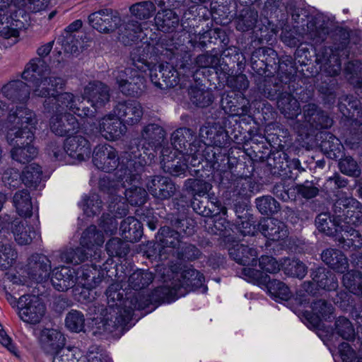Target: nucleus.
<instances>
[{
	"label": "nucleus",
	"instance_id": "61",
	"mask_svg": "<svg viewBox=\"0 0 362 362\" xmlns=\"http://www.w3.org/2000/svg\"><path fill=\"white\" fill-rule=\"evenodd\" d=\"M49 2V0H27L25 6L30 12H39L45 9Z\"/></svg>",
	"mask_w": 362,
	"mask_h": 362
},
{
	"label": "nucleus",
	"instance_id": "56",
	"mask_svg": "<svg viewBox=\"0 0 362 362\" xmlns=\"http://www.w3.org/2000/svg\"><path fill=\"white\" fill-rule=\"evenodd\" d=\"M192 102L200 107L208 106L212 102L210 93L202 90H196L193 92Z\"/></svg>",
	"mask_w": 362,
	"mask_h": 362
},
{
	"label": "nucleus",
	"instance_id": "33",
	"mask_svg": "<svg viewBox=\"0 0 362 362\" xmlns=\"http://www.w3.org/2000/svg\"><path fill=\"white\" fill-rule=\"evenodd\" d=\"M178 16L171 9L158 11L155 18L158 28L163 32H169L178 24Z\"/></svg>",
	"mask_w": 362,
	"mask_h": 362
},
{
	"label": "nucleus",
	"instance_id": "50",
	"mask_svg": "<svg viewBox=\"0 0 362 362\" xmlns=\"http://www.w3.org/2000/svg\"><path fill=\"white\" fill-rule=\"evenodd\" d=\"M155 10L151 2H142L134 5L131 8L132 14L139 19H146L151 16Z\"/></svg>",
	"mask_w": 362,
	"mask_h": 362
},
{
	"label": "nucleus",
	"instance_id": "41",
	"mask_svg": "<svg viewBox=\"0 0 362 362\" xmlns=\"http://www.w3.org/2000/svg\"><path fill=\"white\" fill-rule=\"evenodd\" d=\"M343 284L350 292L362 294V274L358 272H351L343 276Z\"/></svg>",
	"mask_w": 362,
	"mask_h": 362
},
{
	"label": "nucleus",
	"instance_id": "1",
	"mask_svg": "<svg viewBox=\"0 0 362 362\" xmlns=\"http://www.w3.org/2000/svg\"><path fill=\"white\" fill-rule=\"evenodd\" d=\"M8 121L11 125L8 127L6 141L11 146V157L20 163H28L37 155V150L33 145L37 124L36 115L26 107H20L9 115Z\"/></svg>",
	"mask_w": 362,
	"mask_h": 362
},
{
	"label": "nucleus",
	"instance_id": "29",
	"mask_svg": "<svg viewBox=\"0 0 362 362\" xmlns=\"http://www.w3.org/2000/svg\"><path fill=\"white\" fill-rule=\"evenodd\" d=\"M322 261L332 269L344 273L348 268V261L344 254L337 250L329 249L322 254Z\"/></svg>",
	"mask_w": 362,
	"mask_h": 362
},
{
	"label": "nucleus",
	"instance_id": "26",
	"mask_svg": "<svg viewBox=\"0 0 362 362\" xmlns=\"http://www.w3.org/2000/svg\"><path fill=\"white\" fill-rule=\"evenodd\" d=\"M90 273V270L86 272L82 271L81 274L78 278V282L76 284L81 288L78 300L88 302L94 299V293L92 289L99 284L101 279L99 277L95 278L94 276H91Z\"/></svg>",
	"mask_w": 362,
	"mask_h": 362
},
{
	"label": "nucleus",
	"instance_id": "40",
	"mask_svg": "<svg viewBox=\"0 0 362 362\" xmlns=\"http://www.w3.org/2000/svg\"><path fill=\"white\" fill-rule=\"evenodd\" d=\"M65 325L72 332L78 333L83 332L85 326L83 315L78 310H71L66 316Z\"/></svg>",
	"mask_w": 362,
	"mask_h": 362
},
{
	"label": "nucleus",
	"instance_id": "53",
	"mask_svg": "<svg viewBox=\"0 0 362 362\" xmlns=\"http://www.w3.org/2000/svg\"><path fill=\"white\" fill-rule=\"evenodd\" d=\"M311 308L313 313L317 320L328 317L333 310L331 305H328L325 301L321 300L315 302Z\"/></svg>",
	"mask_w": 362,
	"mask_h": 362
},
{
	"label": "nucleus",
	"instance_id": "58",
	"mask_svg": "<svg viewBox=\"0 0 362 362\" xmlns=\"http://www.w3.org/2000/svg\"><path fill=\"white\" fill-rule=\"evenodd\" d=\"M52 362H78L75 357L74 350L70 348L62 349L54 354Z\"/></svg>",
	"mask_w": 362,
	"mask_h": 362
},
{
	"label": "nucleus",
	"instance_id": "34",
	"mask_svg": "<svg viewBox=\"0 0 362 362\" xmlns=\"http://www.w3.org/2000/svg\"><path fill=\"white\" fill-rule=\"evenodd\" d=\"M42 173L39 165L31 163L24 168L21 176L22 182L27 187L36 189L41 181Z\"/></svg>",
	"mask_w": 362,
	"mask_h": 362
},
{
	"label": "nucleus",
	"instance_id": "22",
	"mask_svg": "<svg viewBox=\"0 0 362 362\" xmlns=\"http://www.w3.org/2000/svg\"><path fill=\"white\" fill-rule=\"evenodd\" d=\"M51 272V262L45 255H33L29 262V274L37 282L48 279Z\"/></svg>",
	"mask_w": 362,
	"mask_h": 362
},
{
	"label": "nucleus",
	"instance_id": "32",
	"mask_svg": "<svg viewBox=\"0 0 362 362\" xmlns=\"http://www.w3.org/2000/svg\"><path fill=\"white\" fill-rule=\"evenodd\" d=\"M344 218L342 220L340 215L332 221L327 214H320L315 220L318 230L327 235H332L334 232H341V229L344 227Z\"/></svg>",
	"mask_w": 362,
	"mask_h": 362
},
{
	"label": "nucleus",
	"instance_id": "14",
	"mask_svg": "<svg viewBox=\"0 0 362 362\" xmlns=\"http://www.w3.org/2000/svg\"><path fill=\"white\" fill-rule=\"evenodd\" d=\"M64 150L67 156L78 161L84 160L90 155L89 142L81 135L69 136L64 143Z\"/></svg>",
	"mask_w": 362,
	"mask_h": 362
},
{
	"label": "nucleus",
	"instance_id": "64",
	"mask_svg": "<svg viewBox=\"0 0 362 362\" xmlns=\"http://www.w3.org/2000/svg\"><path fill=\"white\" fill-rule=\"evenodd\" d=\"M238 228L243 235H253L256 232L255 226L250 220L243 221L240 223H238Z\"/></svg>",
	"mask_w": 362,
	"mask_h": 362
},
{
	"label": "nucleus",
	"instance_id": "13",
	"mask_svg": "<svg viewBox=\"0 0 362 362\" xmlns=\"http://www.w3.org/2000/svg\"><path fill=\"white\" fill-rule=\"evenodd\" d=\"M182 282L175 284L170 290V294L176 298L185 296L187 288H196L201 286L204 281V277L198 271L187 268L185 269L182 274Z\"/></svg>",
	"mask_w": 362,
	"mask_h": 362
},
{
	"label": "nucleus",
	"instance_id": "3",
	"mask_svg": "<svg viewBox=\"0 0 362 362\" xmlns=\"http://www.w3.org/2000/svg\"><path fill=\"white\" fill-rule=\"evenodd\" d=\"M147 54L139 56L136 52L132 54L133 67H129L124 70L116 71L114 75L119 90L125 95H134L141 90L144 84V77L141 73L150 71L151 81L156 84L160 83L154 81L153 72L156 69L151 66L146 62Z\"/></svg>",
	"mask_w": 362,
	"mask_h": 362
},
{
	"label": "nucleus",
	"instance_id": "20",
	"mask_svg": "<svg viewBox=\"0 0 362 362\" xmlns=\"http://www.w3.org/2000/svg\"><path fill=\"white\" fill-rule=\"evenodd\" d=\"M78 128L76 119L70 113L55 112L50 119V129L57 135L64 136Z\"/></svg>",
	"mask_w": 362,
	"mask_h": 362
},
{
	"label": "nucleus",
	"instance_id": "18",
	"mask_svg": "<svg viewBox=\"0 0 362 362\" xmlns=\"http://www.w3.org/2000/svg\"><path fill=\"white\" fill-rule=\"evenodd\" d=\"M66 339L64 335L58 329L45 328L40 334V343L45 352L51 355L58 353L64 347Z\"/></svg>",
	"mask_w": 362,
	"mask_h": 362
},
{
	"label": "nucleus",
	"instance_id": "42",
	"mask_svg": "<svg viewBox=\"0 0 362 362\" xmlns=\"http://www.w3.org/2000/svg\"><path fill=\"white\" fill-rule=\"evenodd\" d=\"M283 269L286 274L299 279L303 278L307 273L305 266L297 259H284Z\"/></svg>",
	"mask_w": 362,
	"mask_h": 362
},
{
	"label": "nucleus",
	"instance_id": "47",
	"mask_svg": "<svg viewBox=\"0 0 362 362\" xmlns=\"http://www.w3.org/2000/svg\"><path fill=\"white\" fill-rule=\"evenodd\" d=\"M27 0H0V11H4L12 6L18 8V10H11L12 12H15V18L21 16L23 18L25 12L28 11L25 5Z\"/></svg>",
	"mask_w": 362,
	"mask_h": 362
},
{
	"label": "nucleus",
	"instance_id": "19",
	"mask_svg": "<svg viewBox=\"0 0 362 362\" xmlns=\"http://www.w3.org/2000/svg\"><path fill=\"white\" fill-rule=\"evenodd\" d=\"M113 112L117 114L119 121L129 125L138 123L143 115L141 105L134 101L119 103L113 110Z\"/></svg>",
	"mask_w": 362,
	"mask_h": 362
},
{
	"label": "nucleus",
	"instance_id": "43",
	"mask_svg": "<svg viewBox=\"0 0 362 362\" xmlns=\"http://www.w3.org/2000/svg\"><path fill=\"white\" fill-rule=\"evenodd\" d=\"M305 117H311L314 122L317 121L322 128H328L332 126V120L323 112H319L314 104H308L304 107Z\"/></svg>",
	"mask_w": 362,
	"mask_h": 362
},
{
	"label": "nucleus",
	"instance_id": "30",
	"mask_svg": "<svg viewBox=\"0 0 362 362\" xmlns=\"http://www.w3.org/2000/svg\"><path fill=\"white\" fill-rule=\"evenodd\" d=\"M13 205L19 216L25 217L31 216L32 199L30 193L27 190H18L14 194Z\"/></svg>",
	"mask_w": 362,
	"mask_h": 362
},
{
	"label": "nucleus",
	"instance_id": "31",
	"mask_svg": "<svg viewBox=\"0 0 362 362\" xmlns=\"http://www.w3.org/2000/svg\"><path fill=\"white\" fill-rule=\"evenodd\" d=\"M124 238L129 241H137L142 235V226L134 217L129 216L120 225Z\"/></svg>",
	"mask_w": 362,
	"mask_h": 362
},
{
	"label": "nucleus",
	"instance_id": "35",
	"mask_svg": "<svg viewBox=\"0 0 362 362\" xmlns=\"http://www.w3.org/2000/svg\"><path fill=\"white\" fill-rule=\"evenodd\" d=\"M277 104L281 112L288 118L292 119L300 113L298 101L290 95H288L287 97L281 98Z\"/></svg>",
	"mask_w": 362,
	"mask_h": 362
},
{
	"label": "nucleus",
	"instance_id": "11",
	"mask_svg": "<svg viewBox=\"0 0 362 362\" xmlns=\"http://www.w3.org/2000/svg\"><path fill=\"white\" fill-rule=\"evenodd\" d=\"M54 98L56 100V112L68 113L69 110L81 117L92 116L94 114L93 110L82 106L81 103L78 104L79 100H76L72 93L56 94Z\"/></svg>",
	"mask_w": 362,
	"mask_h": 362
},
{
	"label": "nucleus",
	"instance_id": "49",
	"mask_svg": "<svg viewBox=\"0 0 362 362\" xmlns=\"http://www.w3.org/2000/svg\"><path fill=\"white\" fill-rule=\"evenodd\" d=\"M106 250L110 256H122L127 254L128 247L127 243L119 238H112L106 245Z\"/></svg>",
	"mask_w": 362,
	"mask_h": 362
},
{
	"label": "nucleus",
	"instance_id": "37",
	"mask_svg": "<svg viewBox=\"0 0 362 362\" xmlns=\"http://www.w3.org/2000/svg\"><path fill=\"white\" fill-rule=\"evenodd\" d=\"M17 259V252L10 244L0 242V269L11 267Z\"/></svg>",
	"mask_w": 362,
	"mask_h": 362
},
{
	"label": "nucleus",
	"instance_id": "38",
	"mask_svg": "<svg viewBox=\"0 0 362 362\" xmlns=\"http://www.w3.org/2000/svg\"><path fill=\"white\" fill-rule=\"evenodd\" d=\"M258 285H265L269 293L275 298L281 300H288L291 296L290 289L287 286L278 280H269L268 276L267 281L265 284H257Z\"/></svg>",
	"mask_w": 362,
	"mask_h": 362
},
{
	"label": "nucleus",
	"instance_id": "54",
	"mask_svg": "<svg viewBox=\"0 0 362 362\" xmlns=\"http://www.w3.org/2000/svg\"><path fill=\"white\" fill-rule=\"evenodd\" d=\"M2 181L5 185L9 187H16L19 185L22 180L18 170L10 168L4 171L2 175Z\"/></svg>",
	"mask_w": 362,
	"mask_h": 362
},
{
	"label": "nucleus",
	"instance_id": "2",
	"mask_svg": "<svg viewBox=\"0 0 362 362\" xmlns=\"http://www.w3.org/2000/svg\"><path fill=\"white\" fill-rule=\"evenodd\" d=\"M22 78L33 83V93L37 97H55L65 84L63 78L51 76L48 66L40 59H32L26 65Z\"/></svg>",
	"mask_w": 362,
	"mask_h": 362
},
{
	"label": "nucleus",
	"instance_id": "9",
	"mask_svg": "<svg viewBox=\"0 0 362 362\" xmlns=\"http://www.w3.org/2000/svg\"><path fill=\"white\" fill-rule=\"evenodd\" d=\"M164 131L157 124H151L144 127L141 133L143 153L148 156L144 158V163L151 161L156 156V149L164 137Z\"/></svg>",
	"mask_w": 362,
	"mask_h": 362
},
{
	"label": "nucleus",
	"instance_id": "48",
	"mask_svg": "<svg viewBox=\"0 0 362 362\" xmlns=\"http://www.w3.org/2000/svg\"><path fill=\"white\" fill-rule=\"evenodd\" d=\"M101 201L96 194H90L87 199L83 201V209L85 214L90 216L100 213Z\"/></svg>",
	"mask_w": 362,
	"mask_h": 362
},
{
	"label": "nucleus",
	"instance_id": "44",
	"mask_svg": "<svg viewBox=\"0 0 362 362\" xmlns=\"http://www.w3.org/2000/svg\"><path fill=\"white\" fill-rule=\"evenodd\" d=\"M125 197L130 204L141 205L146 202L147 193L144 189L134 185L126 189Z\"/></svg>",
	"mask_w": 362,
	"mask_h": 362
},
{
	"label": "nucleus",
	"instance_id": "28",
	"mask_svg": "<svg viewBox=\"0 0 362 362\" xmlns=\"http://www.w3.org/2000/svg\"><path fill=\"white\" fill-rule=\"evenodd\" d=\"M11 230L15 240L22 245L30 244L35 236V230L25 220L13 221Z\"/></svg>",
	"mask_w": 362,
	"mask_h": 362
},
{
	"label": "nucleus",
	"instance_id": "5",
	"mask_svg": "<svg viewBox=\"0 0 362 362\" xmlns=\"http://www.w3.org/2000/svg\"><path fill=\"white\" fill-rule=\"evenodd\" d=\"M230 256L238 264L244 266L242 274L247 281L254 284H265L268 276L254 267H257V251L248 246L237 243L229 248Z\"/></svg>",
	"mask_w": 362,
	"mask_h": 362
},
{
	"label": "nucleus",
	"instance_id": "23",
	"mask_svg": "<svg viewBox=\"0 0 362 362\" xmlns=\"http://www.w3.org/2000/svg\"><path fill=\"white\" fill-rule=\"evenodd\" d=\"M337 281L329 272H325V269L318 268L313 274L311 282L305 283L303 286L308 293H313V288L320 287L326 290H335L337 288Z\"/></svg>",
	"mask_w": 362,
	"mask_h": 362
},
{
	"label": "nucleus",
	"instance_id": "51",
	"mask_svg": "<svg viewBox=\"0 0 362 362\" xmlns=\"http://www.w3.org/2000/svg\"><path fill=\"white\" fill-rule=\"evenodd\" d=\"M160 235L163 236L160 241L164 246L173 248L180 247V235L177 232L171 230L169 228H163Z\"/></svg>",
	"mask_w": 362,
	"mask_h": 362
},
{
	"label": "nucleus",
	"instance_id": "17",
	"mask_svg": "<svg viewBox=\"0 0 362 362\" xmlns=\"http://www.w3.org/2000/svg\"><path fill=\"white\" fill-rule=\"evenodd\" d=\"M78 278L74 269L69 267H58L52 271L51 282L57 291H65L76 284Z\"/></svg>",
	"mask_w": 362,
	"mask_h": 362
},
{
	"label": "nucleus",
	"instance_id": "7",
	"mask_svg": "<svg viewBox=\"0 0 362 362\" xmlns=\"http://www.w3.org/2000/svg\"><path fill=\"white\" fill-rule=\"evenodd\" d=\"M122 286L119 283H115L110 285L107 290L106 295L108 303V308H105L101 312V318L99 324H102V325H99L98 327L100 328L103 327V330L106 331L109 329L110 326L109 322L115 323L117 317L115 315L117 313L115 307H118L122 304V298H123V291H121Z\"/></svg>",
	"mask_w": 362,
	"mask_h": 362
},
{
	"label": "nucleus",
	"instance_id": "25",
	"mask_svg": "<svg viewBox=\"0 0 362 362\" xmlns=\"http://www.w3.org/2000/svg\"><path fill=\"white\" fill-rule=\"evenodd\" d=\"M104 243V237L101 232L98 231L96 227H88L82 234L80 245L88 256L96 255V251Z\"/></svg>",
	"mask_w": 362,
	"mask_h": 362
},
{
	"label": "nucleus",
	"instance_id": "4",
	"mask_svg": "<svg viewBox=\"0 0 362 362\" xmlns=\"http://www.w3.org/2000/svg\"><path fill=\"white\" fill-rule=\"evenodd\" d=\"M187 131V129H179L172 134V144L176 151H178L175 160L170 161L168 157L165 158L164 152L162 153L163 156V170L173 176L185 175L187 170L191 167L198 166L201 163L200 154L195 151L196 147L194 145H190L189 153H182L181 152L182 146H185L183 135Z\"/></svg>",
	"mask_w": 362,
	"mask_h": 362
},
{
	"label": "nucleus",
	"instance_id": "45",
	"mask_svg": "<svg viewBox=\"0 0 362 362\" xmlns=\"http://www.w3.org/2000/svg\"><path fill=\"white\" fill-rule=\"evenodd\" d=\"M256 204L258 210L262 214H272L279 209V205L277 202L270 196H264L256 199Z\"/></svg>",
	"mask_w": 362,
	"mask_h": 362
},
{
	"label": "nucleus",
	"instance_id": "12",
	"mask_svg": "<svg viewBox=\"0 0 362 362\" xmlns=\"http://www.w3.org/2000/svg\"><path fill=\"white\" fill-rule=\"evenodd\" d=\"M83 98L94 108L102 107L110 100L109 88L100 81L89 83L84 88Z\"/></svg>",
	"mask_w": 362,
	"mask_h": 362
},
{
	"label": "nucleus",
	"instance_id": "6",
	"mask_svg": "<svg viewBox=\"0 0 362 362\" xmlns=\"http://www.w3.org/2000/svg\"><path fill=\"white\" fill-rule=\"evenodd\" d=\"M45 313V305L37 296L23 295L18 299V315L26 324H39Z\"/></svg>",
	"mask_w": 362,
	"mask_h": 362
},
{
	"label": "nucleus",
	"instance_id": "39",
	"mask_svg": "<svg viewBox=\"0 0 362 362\" xmlns=\"http://www.w3.org/2000/svg\"><path fill=\"white\" fill-rule=\"evenodd\" d=\"M88 257V253H86L81 247L76 249L70 248L59 255L58 262L79 264Z\"/></svg>",
	"mask_w": 362,
	"mask_h": 362
},
{
	"label": "nucleus",
	"instance_id": "10",
	"mask_svg": "<svg viewBox=\"0 0 362 362\" xmlns=\"http://www.w3.org/2000/svg\"><path fill=\"white\" fill-rule=\"evenodd\" d=\"M93 162L97 168L110 172L118 166L119 158L116 150L112 146L105 144L95 148Z\"/></svg>",
	"mask_w": 362,
	"mask_h": 362
},
{
	"label": "nucleus",
	"instance_id": "16",
	"mask_svg": "<svg viewBox=\"0 0 362 362\" xmlns=\"http://www.w3.org/2000/svg\"><path fill=\"white\" fill-rule=\"evenodd\" d=\"M359 211L354 212L350 209H347L344 215V227L341 229V232L344 231L343 240L345 245L347 247H361L362 246V238L359 233L350 227L351 225H356L359 217Z\"/></svg>",
	"mask_w": 362,
	"mask_h": 362
},
{
	"label": "nucleus",
	"instance_id": "24",
	"mask_svg": "<svg viewBox=\"0 0 362 362\" xmlns=\"http://www.w3.org/2000/svg\"><path fill=\"white\" fill-rule=\"evenodd\" d=\"M146 187L154 197L160 199L170 198L175 191L174 184L165 177H153L147 182Z\"/></svg>",
	"mask_w": 362,
	"mask_h": 362
},
{
	"label": "nucleus",
	"instance_id": "57",
	"mask_svg": "<svg viewBox=\"0 0 362 362\" xmlns=\"http://www.w3.org/2000/svg\"><path fill=\"white\" fill-rule=\"evenodd\" d=\"M346 71L347 74H350L348 79L351 83L356 86H360L362 83V82L355 80V77H358L361 74L362 66L361 63L358 62L349 63L346 68Z\"/></svg>",
	"mask_w": 362,
	"mask_h": 362
},
{
	"label": "nucleus",
	"instance_id": "15",
	"mask_svg": "<svg viewBox=\"0 0 362 362\" xmlns=\"http://www.w3.org/2000/svg\"><path fill=\"white\" fill-rule=\"evenodd\" d=\"M96 129L103 137L110 141L119 138L123 131L122 122L113 112L100 118Z\"/></svg>",
	"mask_w": 362,
	"mask_h": 362
},
{
	"label": "nucleus",
	"instance_id": "46",
	"mask_svg": "<svg viewBox=\"0 0 362 362\" xmlns=\"http://www.w3.org/2000/svg\"><path fill=\"white\" fill-rule=\"evenodd\" d=\"M259 268L263 274L269 276L266 273L274 274L278 272L283 264H279L274 257L269 256H262L259 260Z\"/></svg>",
	"mask_w": 362,
	"mask_h": 362
},
{
	"label": "nucleus",
	"instance_id": "52",
	"mask_svg": "<svg viewBox=\"0 0 362 362\" xmlns=\"http://www.w3.org/2000/svg\"><path fill=\"white\" fill-rule=\"evenodd\" d=\"M339 168L342 173L348 175L358 176L360 169L357 163L351 157H346L339 162Z\"/></svg>",
	"mask_w": 362,
	"mask_h": 362
},
{
	"label": "nucleus",
	"instance_id": "36",
	"mask_svg": "<svg viewBox=\"0 0 362 362\" xmlns=\"http://www.w3.org/2000/svg\"><path fill=\"white\" fill-rule=\"evenodd\" d=\"M153 280V276L151 272L144 270H136L132 273L128 279L129 286L133 289H141Z\"/></svg>",
	"mask_w": 362,
	"mask_h": 362
},
{
	"label": "nucleus",
	"instance_id": "60",
	"mask_svg": "<svg viewBox=\"0 0 362 362\" xmlns=\"http://www.w3.org/2000/svg\"><path fill=\"white\" fill-rule=\"evenodd\" d=\"M119 178L121 179L120 181L117 182H112L108 187H106L105 185V180H102L100 182L102 190L104 192L107 191V193L111 196H113L115 192L117 193L119 187L121 186L122 188L126 187L124 182L128 181L129 177L124 176L122 177V175H119Z\"/></svg>",
	"mask_w": 362,
	"mask_h": 362
},
{
	"label": "nucleus",
	"instance_id": "8",
	"mask_svg": "<svg viewBox=\"0 0 362 362\" xmlns=\"http://www.w3.org/2000/svg\"><path fill=\"white\" fill-rule=\"evenodd\" d=\"M88 21L91 26L100 33L114 31L121 21L118 13L110 8H103L91 13Z\"/></svg>",
	"mask_w": 362,
	"mask_h": 362
},
{
	"label": "nucleus",
	"instance_id": "21",
	"mask_svg": "<svg viewBox=\"0 0 362 362\" xmlns=\"http://www.w3.org/2000/svg\"><path fill=\"white\" fill-rule=\"evenodd\" d=\"M258 227L261 233L272 241L284 240L288 236L286 225L273 218H263Z\"/></svg>",
	"mask_w": 362,
	"mask_h": 362
},
{
	"label": "nucleus",
	"instance_id": "55",
	"mask_svg": "<svg viewBox=\"0 0 362 362\" xmlns=\"http://www.w3.org/2000/svg\"><path fill=\"white\" fill-rule=\"evenodd\" d=\"M338 333L346 339H351L354 336V329L351 322L346 318H339L337 322Z\"/></svg>",
	"mask_w": 362,
	"mask_h": 362
},
{
	"label": "nucleus",
	"instance_id": "59",
	"mask_svg": "<svg viewBox=\"0 0 362 362\" xmlns=\"http://www.w3.org/2000/svg\"><path fill=\"white\" fill-rule=\"evenodd\" d=\"M230 101L229 100L228 95L222 98L221 105L223 110L231 115H247L249 112L250 107L247 105H243L241 108V112H240L238 108L230 105Z\"/></svg>",
	"mask_w": 362,
	"mask_h": 362
},
{
	"label": "nucleus",
	"instance_id": "27",
	"mask_svg": "<svg viewBox=\"0 0 362 362\" xmlns=\"http://www.w3.org/2000/svg\"><path fill=\"white\" fill-rule=\"evenodd\" d=\"M1 92L5 98L13 102L24 101L30 95L28 86L21 81H14L7 83L2 88Z\"/></svg>",
	"mask_w": 362,
	"mask_h": 362
},
{
	"label": "nucleus",
	"instance_id": "63",
	"mask_svg": "<svg viewBox=\"0 0 362 362\" xmlns=\"http://www.w3.org/2000/svg\"><path fill=\"white\" fill-rule=\"evenodd\" d=\"M48 153L52 155L53 157L58 160H62L65 158V156L67 155L64 150V147L62 148L60 144L57 143L51 144L48 147Z\"/></svg>",
	"mask_w": 362,
	"mask_h": 362
},
{
	"label": "nucleus",
	"instance_id": "62",
	"mask_svg": "<svg viewBox=\"0 0 362 362\" xmlns=\"http://www.w3.org/2000/svg\"><path fill=\"white\" fill-rule=\"evenodd\" d=\"M362 141V124H359L358 129L351 132L346 138V143L351 146L355 148Z\"/></svg>",
	"mask_w": 362,
	"mask_h": 362
}]
</instances>
